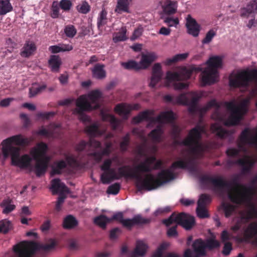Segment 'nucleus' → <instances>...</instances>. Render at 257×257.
Returning a JSON list of instances; mask_svg holds the SVG:
<instances>
[{
  "instance_id": "nucleus-1",
  "label": "nucleus",
  "mask_w": 257,
  "mask_h": 257,
  "mask_svg": "<svg viewBox=\"0 0 257 257\" xmlns=\"http://www.w3.org/2000/svg\"><path fill=\"white\" fill-rule=\"evenodd\" d=\"M181 169L188 170L194 172L196 171V165L193 157L186 159H179L174 162L170 169L163 170L158 174L157 178H155L152 174H146L142 177L129 166H123L118 169V173L115 172L114 168H110L101 175V180L103 184H109L111 181L118 180L121 177L135 178L136 179V186L138 191H151L167 183L174 178V174L172 170Z\"/></svg>"
},
{
  "instance_id": "nucleus-2",
  "label": "nucleus",
  "mask_w": 257,
  "mask_h": 257,
  "mask_svg": "<svg viewBox=\"0 0 257 257\" xmlns=\"http://www.w3.org/2000/svg\"><path fill=\"white\" fill-rule=\"evenodd\" d=\"M200 183L208 187L212 185L214 188L220 192H223L224 188H227L228 197L233 203L240 205L244 202L252 194V188L247 187L239 183V176H234L230 182L223 179L221 176L213 177L208 175H203L199 178Z\"/></svg>"
},
{
  "instance_id": "nucleus-3",
  "label": "nucleus",
  "mask_w": 257,
  "mask_h": 257,
  "mask_svg": "<svg viewBox=\"0 0 257 257\" xmlns=\"http://www.w3.org/2000/svg\"><path fill=\"white\" fill-rule=\"evenodd\" d=\"M204 132V126L198 124L189 131L187 136L183 141H178L176 143L189 147V152L193 157L199 156L205 150L204 146L200 143Z\"/></svg>"
},
{
  "instance_id": "nucleus-4",
  "label": "nucleus",
  "mask_w": 257,
  "mask_h": 257,
  "mask_svg": "<svg viewBox=\"0 0 257 257\" xmlns=\"http://www.w3.org/2000/svg\"><path fill=\"white\" fill-rule=\"evenodd\" d=\"M57 243L51 240L49 244H42L34 241H23L14 247V251L19 257H32L37 250L50 251L55 248Z\"/></svg>"
},
{
  "instance_id": "nucleus-5",
  "label": "nucleus",
  "mask_w": 257,
  "mask_h": 257,
  "mask_svg": "<svg viewBox=\"0 0 257 257\" xmlns=\"http://www.w3.org/2000/svg\"><path fill=\"white\" fill-rule=\"evenodd\" d=\"M249 103L248 98L242 100L239 105H236L233 101L224 102V106L227 110L231 111L230 115L224 122L225 125L226 126L238 125L242 119L243 115L247 112Z\"/></svg>"
},
{
  "instance_id": "nucleus-6",
  "label": "nucleus",
  "mask_w": 257,
  "mask_h": 257,
  "mask_svg": "<svg viewBox=\"0 0 257 257\" xmlns=\"http://www.w3.org/2000/svg\"><path fill=\"white\" fill-rule=\"evenodd\" d=\"M208 67L202 72V82L204 85L214 84L218 81L217 68L222 66V60L221 57L214 56L209 58L206 62Z\"/></svg>"
},
{
  "instance_id": "nucleus-7",
  "label": "nucleus",
  "mask_w": 257,
  "mask_h": 257,
  "mask_svg": "<svg viewBox=\"0 0 257 257\" xmlns=\"http://www.w3.org/2000/svg\"><path fill=\"white\" fill-rule=\"evenodd\" d=\"M253 81L257 83V69L241 70L229 79V85L234 88L247 87Z\"/></svg>"
},
{
  "instance_id": "nucleus-8",
  "label": "nucleus",
  "mask_w": 257,
  "mask_h": 257,
  "mask_svg": "<svg viewBox=\"0 0 257 257\" xmlns=\"http://www.w3.org/2000/svg\"><path fill=\"white\" fill-rule=\"evenodd\" d=\"M173 222L180 225L186 230H190L195 225V221L193 216L184 212L179 214L173 213L168 218L163 220V223L167 226Z\"/></svg>"
},
{
  "instance_id": "nucleus-9",
  "label": "nucleus",
  "mask_w": 257,
  "mask_h": 257,
  "mask_svg": "<svg viewBox=\"0 0 257 257\" xmlns=\"http://www.w3.org/2000/svg\"><path fill=\"white\" fill-rule=\"evenodd\" d=\"M31 141V139L24 138L22 135L13 136L4 140L2 143L3 146L2 150L4 157H8L10 156V154L13 153L12 148H19L18 147L12 146V144L24 146L28 145Z\"/></svg>"
},
{
  "instance_id": "nucleus-10",
  "label": "nucleus",
  "mask_w": 257,
  "mask_h": 257,
  "mask_svg": "<svg viewBox=\"0 0 257 257\" xmlns=\"http://www.w3.org/2000/svg\"><path fill=\"white\" fill-rule=\"evenodd\" d=\"M189 94L191 96V99L190 100L185 93H182L176 97L169 94L166 95L164 96V100L166 102L171 103L172 104L197 106L198 101L200 98V96H198L194 92H190Z\"/></svg>"
},
{
  "instance_id": "nucleus-11",
  "label": "nucleus",
  "mask_w": 257,
  "mask_h": 257,
  "mask_svg": "<svg viewBox=\"0 0 257 257\" xmlns=\"http://www.w3.org/2000/svg\"><path fill=\"white\" fill-rule=\"evenodd\" d=\"M13 153L10 154L11 157L12 165L20 168H28L32 167V158L28 154L20 156V148H12Z\"/></svg>"
},
{
  "instance_id": "nucleus-12",
  "label": "nucleus",
  "mask_w": 257,
  "mask_h": 257,
  "mask_svg": "<svg viewBox=\"0 0 257 257\" xmlns=\"http://www.w3.org/2000/svg\"><path fill=\"white\" fill-rule=\"evenodd\" d=\"M76 105L77 107L74 109V113L79 115V119L81 121H88V116L84 112L92 110V107L87 101L86 96H80L76 100Z\"/></svg>"
},
{
  "instance_id": "nucleus-13",
  "label": "nucleus",
  "mask_w": 257,
  "mask_h": 257,
  "mask_svg": "<svg viewBox=\"0 0 257 257\" xmlns=\"http://www.w3.org/2000/svg\"><path fill=\"white\" fill-rule=\"evenodd\" d=\"M162 165L161 160H157L155 156L147 157L136 167V170L141 172L150 173L153 170L159 169Z\"/></svg>"
},
{
  "instance_id": "nucleus-14",
  "label": "nucleus",
  "mask_w": 257,
  "mask_h": 257,
  "mask_svg": "<svg viewBox=\"0 0 257 257\" xmlns=\"http://www.w3.org/2000/svg\"><path fill=\"white\" fill-rule=\"evenodd\" d=\"M202 68L200 67H192L189 69H186L181 73L167 71L166 79L169 81H180L189 79L193 72H199Z\"/></svg>"
},
{
  "instance_id": "nucleus-15",
  "label": "nucleus",
  "mask_w": 257,
  "mask_h": 257,
  "mask_svg": "<svg viewBox=\"0 0 257 257\" xmlns=\"http://www.w3.org/2000/svg\"><path fill=\"white\" fill-rule=\"evenodd\" d=\"M185 26L187 33L194 37H198L201 30L200 25L190 15L187 16Z\"/></svg>"
},
{
  "instance_id": "nucleus-16",
  "label": "nucleus",
  "mask_w": 257,
  "mask_h": 257,
  "mask_svg": "<svg viewBox=\"0 0 257 257\" xmlns=\"http://www.w3.org/2000/svg\"><path fill=\"white\" fill-rule=\"evenodd\" d=\"M141 106L138 103L134 104L133 105L125 103H120L115 106L114 111L119 115L122 116L124 118L126 119L131 110H139Z\"/></svg>"
},
{
  "instance_id": "nucleus-17",
  "label": "nucleus",
  "mask_w": 257,
  "mask_h": 257,
  "mask_svg": "<svg viewBox=\"0 0 257 257\" xmlns=\"http://www.w3.org/2000/svg\"><path fill=\"white\" fill-rule=\"evenodd\" d=\"M240 16L242 18H248L257 14V0H251L245 7L240 9Z\"/></svg>"
},
{
  "instance_id": "nucleus-18",
  "label": "nucleus",
  "mask_w": 257,
  "mask_h": 257,
  "mask_svg": "<svg viewBox=\"0 0 257 257\" xmlns=\"http://www.w3.org/2000/svg\"><path fill=\"white\" fill-rule=\"evenodd\" d=\"M36 161L35 173L37 177H40L46 173L50 161L49 157L34 159Z\"/></svg>"
},
{
  "instance_id": "nucleus-19",
  "label": "nucleus",
  "mask_w": 257,
  "mask_h": 257,
  "mask_svg": "<svg viewBox=\"0 0 257 257\" xmlns=\"http://www.w3.org/2000/svg\"><path fill=\"white\" fill-rule=\"evenodd\" d=\"M48 148L47 145L43 142L38 143L36 147L33 148L30 151V154L33 159L49 157L46 155Z\"/></svg>"
},
{
  "instance_id": "nucleus-20",
  "label": "nucleus",
  "mask_w": 257,
  "mask_h": 257,
  "mask_svg": "<svg viewBox=\"0 0 257 257\" xmlns=\"http://www.w3.org/2000/svg\"><path fill=\"white\" fill-rule=\"evenodd\" d=\"M150 222V219L144 218L141 215H137L132 219H124L121 224L124 227L131 229L135 225L148 224Z\"/></svg>"
},
{
  "instance_id": "nucleus-21",
  "label": "nucleus",
  "mask_w": 257,
  "mask_h": 257,
  "mask_svg": "<svg viewBox=\"0 0 257 257\" xmlns=\"http://www.w3.org/2000/svg\"><path fill=\"white\" fill-rule=\"evenodd\" d=\"M163 76L162 67L160 63H156L153 67L152 76L149 86L152 88L155 87L156 84L161 80Z\"/></svg>"
},
{
  "instance_id": "nucleus-22",
  "label": "nucleus",
  "mask_w": 257,
  "mask_h": 257,
  "mask_svg": "<svg viewBox=\"0 0 257 257\" xmlns=\"http://www.w3.org/2000/svg\"><path fill=\"white\" fill-rule=\"evenodd\" d=\"M101 96V93L98 90H93L88 94V99H86L92 107V110L97 109L100 107L99 100Z\"/></svg>"
},
{
  "instance_id": "nucleus-23",
  "label": "nucleus",
  "mask_w": 257,
  "mask_h": 257,
  "mask_svg": "<svg viewBox=\"0 0 257 257\" xmlns=\"http://www.w3.org/2000/svg\"><path fill=\"white\" fill-rule=\"evenodd\" d=\"M85 133L89 136L90 138L100 137L103 135L105 131L100 129L97 123H93L85 128Z\"/></svg>"
},
{
  "instance_id": "nucleus-24",
  "label": "nucleus",
  "mask_w": 257,
  "mask_h": 257,
  "mask_svg": "<svg viewBox=\"0 0 257 257\" xmlns=\"http://www.w3.org/2000/svg\"><path fill=\"white\" fill-rule=\"evenodd\" d=\"M36 49L37 47L34 42L27 41L21 50L20 54L23 57H29L34 54Z\"/></svg>"
},
{
  "instance_id": "nucleus-25",
  "label": "nucleus",
  "mask_w": 257,
  "mask_h": 257,
  "mask_svg": "<svg viewBox=\"0 0 257 257\" xmlns=\"http://www.w3.org/2000/svg\"><path fill=\"white\" fill-rule=\"evenodd\" d=\"M177 2L171 0H165L162 5L163 12L170 15L175 14L177 11Z\"/></svg>"
},
{
  "instance_id": "nucleus-26",
  "label": "nucleus",
  "mask_w": 257,
  "mask_h": 257,
  "mask_svg": "<svg viewBox=\"0 0 257 257\" xmlns=\"http://www.w3.org/2000/svg\"><path fill=\"white\" fill-rule=\"evenodd\" d=\"M244 236L247 239L254 238V242L257 244V222L250 223L244 231Z\"/></svg>"
},
{
  "instance_id": "nucleus-27",
  "label": "nucleus",
  "mask_w": 257,
  "mask_h": 257,
  "mask_svg": "<svg viewBox=\"0 0 257 257\" xmlns=\"http://www.w3.org/2000/svg\"><path fill=\"white\" fill-rule=\"evenodd\" d=\"M192 247L194 252L198 255L205 256L206 255V247L205 241L201 238L194 240L192 244Z\"/></svg>"
},
{
  "instance_id": "nucleus-28",
  "label": "nucleus",
  "mask_w": 257,
  "mask_h": 257,
  "mask_svg": "<svg viewBox=\"0 0 257 257\" xmlns=\"http://www.w3.org/2000/svg\"><path fill=\"white\" fill-rule=\"evenodd\" d=\"M163 134L164 130L162 126L158 125L155 129L151 131L148 134V137L154 143H159L162 141V136Z\"/></svg>"
},
{
  "instance_id": "nucleus-29",
  "label": "nucleus",
  "mask_w": 257,
  "mask_h": 257,
  "mask_svg": "<svg viewBox=\"0 0 257 257\" xmlns=\"http://www.w3.org/2000/svg\"><path fill=\"white\" fill-rule=\"evenodd\" d=\"M48 64L52 72H58L62 64L61 59L58 55H51L48 60Z\"/></svg>"
},
{
  "instance_id": "nucleus-30",
  "label": "nucleus",
  "mask_w": 257,
  "mask_h": 257,
  "mask_svg": "<svg viewBox=\"0 0 257 257\" xmlns=\"http://www.w3.org/2000/svg\"><path fill=\"white\" fill-rule=\"evenodd\" d=\"M155 55L153 53L143 54L141 61L140 63H139L140 65V69H145L147 68L150 66L151 63L155 61Z\"/></svg>"
},
{
  "instance_id": "nucleus-31",
  "label": "nucleus",
  "mask_w": 257,
  "mask_h": 257,
  "mask_svg": "<svg viewBox=\"0 0 257 257\" xmlns=\"http://www.w3.org/2000/svg\"><path fill=\"white\" fill-rule=\"evenodd\" d=\"M147 248V245L143 241H137L135 250L131 254L130 257H138V256H143L145 254Z\"/></svg>"
},
{
  "instance_id": "nucleus-32",
  "label": "nucleus",
  "mask_w": 257,
  "mask_h": 257,
  "mask_svg": "<svg viewBox=\"0 0 257 257\" xmlns=\"http://www.w3.org/2000/svg\"><path fill=\"white\" fill-rule=\"evenodd\" d=\"M210 129L213 133L215 134L218 138L223 139L229 136V131L224 129L221 126L217 123L212 124Z\"/></svg>"
},
{
  "instance_id": "nucleus-33",
  "label": "nucleus",
  "mask_w": 257,
  "mask_h": 257,
  "mask_svg": "<svg viewBox=\"0 0 257 257\" xmlns=\"http://www.w3.org/2000/svg\"><path fill=\"white\" fill-rule=\"evenodd\" d=\"M66 167L67 163L64 160H61L54 162L52 166L51 175L54 176L61 174L62 170L66 168Z\"/></svg>"
},
{
  "instance_id": "nucleus-34",
  "label": "nucleus",
  "mask_w": 257,
  "mask_h": 257,
  "mask_svg": "<svg viewBox=\"0 0 257 257\" xmlns=\"http://www.w3.org/2000/svg\"><path fill=\"white\" fill-rule=\"evenodd\" d=\"M67 187L63 183H61L59 179H54L51 181V186L53 194H56L58 192H64L66 191Z\"/></svg>"
},
{
  "instance_id": "nucleus-35",
  "label": "nucleus",
  "mask_w": 257,
  "mask_h": 257,
  "mask_svg": "<svg viewBox=\"0 0 257 257\" xmlns=\"http://www.w3.org/2000/svg\"><path fill=\"white\" fill-rule=\"evenodd\" d=\"M127 32L126 27H122L118 32L113 34L112 40L114 43L126 41L128 38L126 35Z\"/></svg>"
},
{
  "instance_id": "nucleus-36",
  "label": "nucleus",
  "mask_w": 257,
  "mask_h": 257,
  "mask_svg": "<svg viewBox=\"0 0 257 257\" xmlns=\"http://www.w3.org/2000/svg\"><path fill=\"white\" fill-rule=\"evenodd\" d=\"M161 123H171L175 119V114L172 110L162 111L159 114Z\"/></svg>"
},
{
  "instance_id": "nucleus-37",
  "label": "nucleus",
  "mask_w": 257,
  "mask_h": 257,
  "mask_svg": "<svg viewBox=\"0 0 257 257\" xmlns=\"http://www.w3.org/2000/svg\"><path fill=\"white\" fill-rule=\"evenodd\" d=\"M78 221L72 215H67L63 220V227L65 229H72L78 225Z\"/></svg>"
},
{
  "instance_id": "nucleus-38",
  "label": "nucleus",
  "mask_w": 257,
  "mask_h": 257,
  "mask_svg": "<svg viewBox=\"0 0 257 257\" xmlns=\"http://www.w3.org/2000/svg\"><path fill=\"white\" fill-rule=\"evenodd\" d=\"M92 71L93 77L97 79H101L106 76V72L104 70L103 65L97 64L95 65Z\"/></svg>"
},
{
  "instance_id": "nucleus-39",
  "label": "nucleus",
  "mask_w": 257,
  "mask_h": 257,
  "mask_svg": "<svg viewBox=\"0 0 257 257\" xmlns=\"http://www.w3.org/2000/svg\"><path fill=\"white\" fill-rule=\"evenodd\" d=\"M153 114V110H147L141 112L137 116L133 118V122L135 123H139L144 120L148 121L150 115H152Z\"/></svg>"
},
{
  "instance_id": "nucleus-40",
  "label": "nucleus",
  "mask_w": 257,
  "mask_h": 257,
  "mask_svg": "<svg viewBox=\"0 0 257 257\" xmlns=\"http://www.w3.org/2000/svg\"><path fill=\"white\" fill-rule=\"evenodd\" d=\"M10 1L0 0V16L5 15L13 11V7Z\"/></svg>"
},
{
  "instance_id": "nucleus-41",
  "label": "nucleus",
  "mask_w": 257,
  "mask_h": 257,
  "mask_svg": "<svg viewBox=\"0 0 257 257\" xmlns=\"http://www.w3.org/2000/svg\"><path fill=\"white\" fill-rule=\"evenodd\" d=\"M188 56V53H185L175 55L171 58H168L164 61V64L167 66H170L178 61L185 60Z\"/></svg>"
},
{
  "instance_id": "nucleus-42",
  "label": "nucleus",
  "mask_w": 257,
  "mask_h": 257,
  "mask_svg": "<svg viewBox=\"0 0 257 257\" xmlns=\"http://www.w3.org/2000/svg\"><path fill=\"white\" fill-rule=\"evenodd\" d=\"M129 2L128 0H118L115 12L121 13L122 12H128Z\"/></svg>"
},
{
  "instance_id": "nucleus-43",
  "label": "nucleus",
  "mask_w": 257,
  "mask_h": 257,
  "mask_svg": "<svg viewBox=\"0 0 257 257\" xmlns=\"http://www.w3.org/2000/svg\"><path fill=\"white\" fill-rule=\"evenodd\" d=\"M12 200L10 199H4L1 203V206L4 208L3 213L4 214H8L14 210L16 206L15 205L11 204Z\"/></svg>"
},
{
  "instance_id": "nucleus-44",
  "label": "nucleus",
  "mask_w": 257,
  "mask_h": 257,
  "mask_svg": "<svg viewBox=\"0 0 257 257\" xmlns=\"http://www.w3.org/2000/svg\"><path fill=\"white\" fill-rule=\"evenodd\" d=\"M109 222H110L109 218L104 215H100L96 217L94 219V223L102 229H105L106 224Z\"/></svg>"
},
{
  "instance_id": "nucleus-45",
  "label": "nucleus",
  "mask_w": 257,
  "mask_h": 257,
  "mask_svg": "<svg viewBox=\"0 0 257 257\" xmlns=\"http://www.w3.org/2000/svg\"><path fill=\"white\" fill-rule=\"evenodd\" d=\"M121 65L126 70H134L136 71L141 70L140 65L135 60H129L127 62H122Z\"/></svg>"
},
{
  "instance_id": "nucleus-46",
  "label": "nucleus",
  "mask_w": 257,
  "mask_h": 257,
  "mask_svg": "<svg viewBox=\"0 0 257 257\" xmlns=\"http://www.w3.org/2000/svg\"><path fill=\"white\" fill-rule=\"evenodd\" d=\"M217 29L212 28L210 29L206 34L205 37L202 39L201 42L203 44H208L213 40V38L216 36Z\"/></svg>"
},
{
  "instance_id": "nucleus-47",
  "label": "nucleus",
  "mask_w": 257,
  "mask_h": 257,
  "mask_svg": "<svg viewBox=\"0 0 257 257\" xmlns=\"http://www.w3.org/2000/svg\"><path fill=\"white\" fill-rule=\"evenodd\" d=\"M211 201V198L210 195L207 194H202L200 195L197 202V206H204L209 204Z\"/></svg>"
},
{
  "instance_id": "nucleus-48",
  "label": "nucleus",
  "mask_w": 257,
  "mask_h": 257,
  "mask_svg": "<svg viewBox=\"0 0 257 257\" xmlns=\"http://www.w3.org/2000/svg\"><path fill=\"white\" fill-rule=\"evenodd\" d=\"M206 249L209 250H212L219 247L220 243L217 240L209 238L205 241Z\"/></svg>"
},
{
  "instance_id": "nucleus-49",
  "label": "nucleus",
  "mask_w": 257,
  "mask_h": 257,
  "mask_svg": "<svg viewBox=\"0 0 257 257\" xmlns=\"http://www.w3.org/2000/svg\"><path fill=\"white\" fill-rule=\"evenodd\" d=\"M46 88V85L43 84L38 87H35L33 86L29 88V97H33L38 94L41 93L42 91L45 89Z\"/></svg>"
},
{
  "instance_id": "nucleus-50",
  "label": "nucleus",
  "mask_w": 257,
  "mask_h": 257,
  "mask_svg": "<svg viewBox=\"0 0 257 257\" xmlns=\"http://www.w3.org/2000/svg\"><path fill=\"white\" fill-rule=\"evenodd\" d=\"M107 12L105 10L103 9L99 16L97 20V27L100 28L105 25L107 23Z\"/></svg>"
},
{
  "instance_id": "nucleus-51",
  "label": "nucleus",
  "mask_w": 257,
  "mask_h": 257,
  "mask_svg": "<svg viewBox=\"0 0 257 257\" xmlns=\"http://www.w3.org/2000/svg\"><path fill=\"white\" fill-rule=\"evenodd\" d=\"M130 142V136L128 133L126 134L122 138V140L120 143V148L121 151L125 152L127 151Z\"/></svg>"
},
{
  "instance_id": "nucleus-52",
  "label": "nucleus",
  "mask_w": 257,
  "mask_h": 257,
  "mask_svg": "<svg viewBox=\"0 0 257 257\" xmlns=\"http://www.w3.org/2000/svg\"><path fill=\"white\" fill-rule=\"evenodd\" d=\"M60 8L57 2H54L52 3L51 9V17L53 19H56L59 18L60 15Z\"/></svg>"
},
{
  "instance_id": "nucleus-53",
  "label": "nucleus",
  "mask_w": 257,
  "mask_h": 257,
  "mask_svg": "<svg viewBox=\"0 0 257 257\" xmlns=\"http://www.w3.org/2000/svg\"><path fill=\"white\" fill-rule=\"evenodd\" d=\"M64 33L66 36L72 38L77 33V30L72 25H68L65 26Z\"/></svg>"
},
{
  "instance_id": "nucleus-54",
  "label": "nucleus",
  "mask_w": 257,
  "mask_h": 257,
  "mask_svg": "<svg viewBox=\"0 0 257 257\" xmlns=\"http://www.w3.org/2000/svg\"><path fill=\"white\" fill-rule=\"evenodd\" d=\"M221 107V105L219 103L217 102L215 99H212L209 101L205 106V110H208L211 107H215L216 108V110L215 113H217V116H219V110Z\"/></svg>"
},
{
  "instance_id": "nucleus-55",
  "label": "nucleus",
  "mask_w": 257,
  "mask_h": 257,
  "mask_svg": "<svg viewBox=\"0 0 257 257\" xmlns=\"http://www.w3.org/2000/svg\"><path fill=\"white\" fill-rule=\"evenodd\" d=\"M120 189V185L118 183H115L110 185L107 190V193L108 194L116 195L118 193Z\"/></svg>"
},
{
  "instance_id": "nucleus-56",
  "label": "nucleus",
  "mask_w": 257,
  "mask_h": 257,
  "mask_svg": "<svg viewBox=\"0 0 257 257\" xmlns=\"http://www.w3.org/2000/svg\"><path fill=\"white\" fill-rule=\"evenodd\" d=\"M196 213L198 216L200 218H206L209 216L206 207L204 206H197Z\"/></svg>"
},
{
  "instance_id": "nucleus-57",
  "label": "nucleus",
  "mask_w": 257,
  "mask_h": 257,
  "mask_svg": "<svg viewBox=\"0 0 257 257\" xmlns=\"http://www.w3.org/2000/svg\"><path fill=\"white\" fill-rule=\"evenodd\" d=\"M76 9L79 13L86 14L90 11V8L87 2H83L76 7Z\"/></svg>"
},
{
  "instance_id": "nucleus-58",
  "label": "nucleus",
  "mask_w": 257,
  "mask_h": 257,
  "mask_svg": "<svg viewBox=\"0 0 257 257\" xmlns=\"http://www.w3.org/2000/svg\"><path fill=\"white\" fill-rule=\"evenodd\" d=\"M222 206L223 208L226 217H229L235 209L234 206L230 204H226L223 203Z\"/></svg>"
},
{
  "instance_id": "nucleus-59",
  "label": "nucleus",
  "mask_w": 257,
  "mask_h": 257,
  "mask_svg": "<svg viewBox=\"0 0 257 257\" xmlns=\"http://www.w3.org/2000/svg\"><path fill=\"white\" fill-rule=\"evenodd\" d=\"M11 222L7 220H3L0 221V232L7 233L10 229Z\"/></svg>"
},
{
  "instance_id": "nucleus-60",
  "label": "nucleus",
  "mask_w": 257,
  "mask_h": 257,
  "mask_svg": "<svg viewBox=\"0 0 257 257\" xmlns=\"http://www.w3.org/2000/svg\"><path fill=\"white\" fill-rule=\"evenodd\" d=\"M255 217H257V208L254 206H251L243 218L249 220Z\"/></svg>"
},
{
  "instance_id": "nucleus-61",
  "label": "nucleus",
  "mask_w": 257,
  "mask_h": 257,
  "mask_svg": "<svg viewBox=\"0 0 257 257\" xmlns=\"http://www.w3.org/2000/svg\"><path fill=\"white\" fill-rule=\"evenodd\" d=\"M58 4L60 8L65 12L69 11L72 6V3L70 0H61Z\"/></svg>"
},
{
  "instance_id": "nucleus-62",
  "label": "nucleus",
  "mask_w": 257,
  "mask_h": 257,
  "mask_svg": "<svg viewBox=\"0 0 257 257\" xmlns=\"http://www.w3.org/2000/svg\"><path fill=\"white\" fill-rule=\"evenodd\" d=\"M164 22L169 27H176L179 24V21L177 18H172L171 17H167L165 19Z\"/></svg>"
},
{
  "instance_id": "nucleus-63",
  "label": "nucleus",
  "mask_w": 257,
  "mask_h": 257,
  "mask_svg": "<svg viewBox=\"0 0 257 257\" xmlns=\"http://www.w3.org/2000/svg\"><path fill=\"white\" fill-rule=\"evenodd\" d=\"M88 156L93 158L94 160L97 163L101 161L103 156L102 152H94L88 154Z\"/></svg>"
},
{
  "instance_id": "nucleus-64",
  "label": "nucleus",
  "mask_w": 257,
  "mask_h": 257,
  "mask_svg": "<svg viewBox=\"0 0 257 257\" xmlns=\"http://www.w3.org/2000/svg\"><path fill=\"white\" fill-rule=\"evenodd\" d=\"M88 147H93L95 149H100L101 148V143L94 139V138H89L88 141Z\"/></svg>"
}]
</instances>
